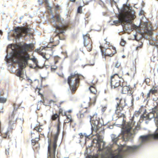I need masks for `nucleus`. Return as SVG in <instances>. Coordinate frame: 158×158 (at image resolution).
Masks as SVG:
<instances>
[{"mask_svg": "<svg viewBox=\"0 0 158 158\" xmlns=\"http://www.w3.org/2000/svg\"><path fill=\"white\" fill-rule=\"evenodd\" d=\"M17 110H15V108H14L12 114L10 115L9 118V125L10 127H11L15 124L17 121V118L14 117L15 113L14 112Z\"/></svg>", "mask_w": 158, "mask_h": 158, "instance_id": "nucleus-17", "label": "nucleus"}, {"mask_svg": "<svg viewBox=\"0 0 158 158\" xmlns=\"http://www.w3.org/2000/svg\"><path fill=\"white\" fill-rule=\"evenodd\" d=\"M116 100H119V99L118 98H116Z\"/></svg>", "mask_w": 158, "mask_h": 158, "instance_id": "nucleus-60", "label": "nucleus"}, {"mask_svg": "<svg viewBox=\"0 0 158 158\" xmlns=\"http://www.w3.org/2000/svg\"><path fill=\"white\" fill-rule=\"evenodd\" d=\"M9 151H10V148H7V149H6V155H9Z\"/></svg>", "mask_w": 158, "mask_h": 158, "instance_id": "nucleus-45", "label": "nucleus"}, {"mask_svg": "<svg viewBox=\"0 0 158 158\" xmlns=\"http://www.w3.org/2000/svg\"><path fill=\"white\" fill-rule=\"evenodd\" d=\"M118 20L113 22L116 25L123 22L130 23L131 22V19L133 20L135 18V16L132 14L130 11H127L121 13L118 16Z\"/></svg>", "mask_w": 158, "mask_h": 158, "instance_id": "nucleus-5", "label": "nucleus"}, {"mask_svg": "<svg viewBox=\"0 0 158 158\" xmlns=\"http://www.w3.org/2000/svg\"><path fill=\"white\" fill-rule=\"evenodd\" d=\"M58 114H59V115L60 114H61L62 116H66V112H63V110L62 109L60 108L59 109L58 112Z\"/></svg>", "mask_w": 158, "mask_h": 158, "instance_id": "nucleus-31", "label": "nucleus"}, {"mask_svg": "<svg viewBox=\"0 0 158 158\" xmlns=\"http://www.w3.org/2000/svg\"><path fill=\"white\" fill-rule=\"evenodd\" d=\"M84 103L82 105V107L81 108L80 110L79 111L78 113L77 114V116L78 118H83L86 115V114L89 113L87 109V107H85L84 106Z\"/></svg>", "mask_w": 158, "mask_h": 158, "instance_id": "nucleus-15", "label": "nucleus"}, {"mask_svg": "<svg viewBox=\"0 0 158 158\" xmlns=\"http://www.w3.org/2000/svg\"><path fill=\"white\" fill-rule=\"evenodd\" d=\"M117 105L124 107L126 105L125 99L122 98L120 99L119 102L117 103Z\"/></svg>", "mask_w": 158, "mask_h": 158, "instance_id": "nucleus-25", "label": "nucleus"}, {"mask_svg": "<svg viewBox=\"0 0 158 158\" xmlns=\"http://www.w3.org/2000/svg\"><path fill=\"white\" fill-rule=\"evenodd\" d=\"M101 52L102 55L105 56L112 57L116 53V48L113 46H110L106 49H103Z\"/></svg>", "mask_w": 158, "mask_h": 158, "instance_id": "nucleus-11", "label": "nucleus"}, {"mask_svg": "<svg viewBox=\"0 0 158 158\" xmlns=\"http://www.w3.org/2000/svg\"><path fill=\"white\" fill-rule=\"evenodd\" d=\"M122 87L121 92L122 94H126L128 93L129 91L131 90V88L129 86H127L126 85V82L123 81L120 86Z\"/></svg>", "mask_w": 158, "mask_h": 158, "instance_id": "nucleus-20", "label": "nucleus"}, {"mask_svg": "<svg viewBox=\"0 0 158 158\" xmlns=\"http://www.w3.org/2000/svg\"><path fill=\"white\" fill-rule=\"evenodd\" d=\"M126 44V42L123 39H122L120 43V44L122 46H125Z\"/></svg>", "mask_w": 158, "mask_h": 158, "instance_id": "nucleus-41", "label": "nucleus"}, {"mask_svg": "<svg viewBox=\"0 0 158 158\" xmlns=\"http://www.w3.org/2000/svg\"><path fill=\"white\" fill-rule=\"evenodd\" d=\"M136 73V68L133 67L130 69V70L127 73V75L129 76H134Z\"/></svg>", "mask_w": 158, "mask_h": 158, "instance_id": "nucleus-23", "label": "nucleus"}, {"mask_svg": "<svg viewBox=\"0 0 158 158\" xmlns=\"http://www.w3.org/2000/svg\"><path fill=\"white\" fill-rule=\"evenodd\" d=\"M124 107L117 105L116 106V109L115 111V114L118 115V118L123 117L125 115L124 114L121 113L122 111L123 110Z\"/></svg>", "mask_w": 158, "mask_h": 158, "instance_id": "nucleus-19", "label": "nucleus"}, {"mask_svg": "<svg viewBox=\"0 0 158 158\" xmlns=\"http://www.w3.org/2000/svg\"><path fill=\"white\" fill-rule=\"evenodd\" d=\"M55 8L56 10H58L60 9V6H59L57 5L55 6Z\"/></svg>", "mask_w": 158, "mask_h": 158, "instance_id": "nucleus-48", "label": "nucleus"}, {"mask_svg": "<svg viewBox=\"0 0 158 158\" xmlns=\"http://www.w3.org/2000/svg\"><path fill=\"white\" fill-rule=\"evenodd\" d=\"M64 158H69V157H64Z\"/></svg>", "mask_w": 158, "mask_h": 158, "instance_id": "nucleus-61", "label": "nucleus"}, {"mask_svg": "<svg viewBox=\"0 0 158 158\" xmlns=\"http://www.w3.org/2000/svg\"><path fill=\"white\" fill-rule=\"evenodd\" d=\"M71 2H75L76 1V0H69Z\"/></svg>", "mask_w": 158, "mask_h": 158, "instance_id": "nucleus-56", "label": "nucleus"}, {"mask_svg": "<svg viewBox=\"0 0 158 158\" xmlns=\"http://www.w3.org/2000/svg\"><path fill=\"white\" fill-rule=\"evenodd\" d=\"M60 121H57L56 123L57 131L56 134L52 135V132H49L48 133V158H55V152L57 147V142L60 131Z\"/></svg>", "mask_w": 158, "mask_h": 158, "instance_id": "nucleus-3", "label": "nucleus"}, {"mask_svg": "<svg viewBox=\"0 0 158 158\" xmlns=\"http://www.w3.org/2000/svg\"><path fill=\"white\" fill-rule=\"evenodd\" d=\"M110 83L111 89H115L120 87L121 85V81L118 73L111 77Z\"/></svg>", "mask_w": 158, "mask_h": 158, "instance_id": "nucleus-8", "label": "nucleus"}, {"mask_svg": "<svg viewBox=\"0 0 158 158\" xmlns=\"http://www.w3.org/2000/svg\"><path fill=\"white\" fill-rule=\"evenodd\" d=\"M7 101L6 98L4 97H0V103H5Z\"/></svg>", "mask_w": 158, "mask_h": 158, "instance_id": "nucleus-34", "label": "nucleus"}, {"mask_svg": "<svg viewBox=\"0 0 158 158\" xmlns=\"http://www.w3.org/2000/svg\"><path fill=\"white\" fill-rule=\"evenodd\" d=\"M90 116L92 130L94 129L98 130L102 126L101 124L99 122V120L98 119H96V116H94L93 117H91V116Z\"/></svg>", "mask_w": 158, "mask_h": 158, "instance_id": "nucleus-13", "label": "nucleus"}, {"mask_svg": "<svg viewBox=\"0 0 158 158\" xmlns=\"http://www.w3.org/2000/svg\"><path fill=\"white\" fill-rule=\"evenodd\" d=\"M57 74L59 75V76L61 77H64V74L63 73H60V74L57 73Z\"/></svg>", "mask_w": 158, "mask_h": 158, "instance_id": "nucleus-49", "label": "nucleus"}, {"mask_svg": "<svg viewBox=\"0 0 158 158\" xmlns=\"http://www.w3.org/2000/svg\"><path fill=\"white\" fill-rule=\"evenodd\" d=\"M111 137L112 142L115 143H116L119 139L118 137L113 134L111 135Z\"/></svg>", "mask_w": 158, "mask_h": 158, "instance_id": "nucleus-28", "label": "nucleus"}, {"mask_svg": "<svg viewBox=\"0 0 158 158\" xmlns=\"http://www.w3.org/2000/svg\"><path fill=\"white\" fill-rule=\"evenodd\" d=\"M110 46H111L110 45V43L109 42L107 41L106 39H105L103 43L101 44L100 46V48L101 49V51H102V49H106L109 48Z\"/></svg>", "mask_w": 158, "mask_h": 158, "instance_id": "nucleus-21", "label": "nucleus"}, {"mask_svg": "<svg viewBox=\"0 0 158 158\" xmlns=\"http://www.w3.org/2000/svg\"><path fill=\"white\" fill-rule=\"evenodd\" d=\"M49 102L50 103L52 102H55L53 100H51Z\"/></svg>", "mask_w": 158, "mask_h": 158, "instance_id": "nucleus-54", "label": "nucleus"}, {"mask_svg": "<svg viewBox=\"0 0 158 158\" xmlns=\"http://www.w3.org/2000/svg\"><path fill=\"white\" fill-rule=\"evenodd\" d=\"M140 129V126L139 125H137L136 126L133 130V133L135 134L137 131Z\"/></svg>", "mask_w": 158, "mask_h": 158, "instance_id": "nucleus-35", "label": "nucleus"}, {"mask_svg": "<svg viewBox=\"0 0 158 158\" xmlns=\"http://www.w3.org/2000/svg\"><path fill=\"white\" fill-rule=\"evenodd\" d=\"M151 94L150 93V92L149 91L148 93L147 94V98H149L150 97V94Z\"/></svg>", "mask_w": 158, "mask_h": 158, "instance_id": "nucleus-51", "label": "nucleus"}, {"mask_svg": "<svg viewBox=\"0 0 158 158\" xmlns=\"http://www.w3.org/2000/svg\"><path fill=\"white\" fill-rule=\"evenodd\" d=\"M32 44H25L21 46L19 50L14 53L11 58V60L14 62L19 64L20 68L23 69L28 65V61L31 60L35 64L34 68L38 67V61L35 58H31L27 51H30L33 47Z\"/></svg>", "mask_w": 158, "mask_h": 158, "instance_id": "nucleus-2", "label": "nucleus"}, {"mask_svg": "<svg viewBox=\"0 0 158 158\" xmlns=\"http://www.w3.org/2000/svg\"><path fill=\"white\" fill-rule=\"evenodd\" d=\"M32 83V82L31 80L30 79H27L25 81V82L24 83V85L26 88H27V86L31 85Z\"/></svg>", "mask_w": 158, "mask_h": 158, "instance_id": "nucleus-27", "label": "nucleus"}, {"mask_svg": "<svg viewBox=\"0 0 158 158\" xmlns=\"http://www.w3.org/2000/svg\"><path fill=\"white\" fill-rule=\"evenodd\" d=\"M83 38L84 46L88 51H90L92 48V42L89 37V35L87 34L83 36Z\"/></svg>", "mask_w": 158, "mask_h": 158, "instance_id": "nucleus-12", "label": "nucleus"}, {"mask_svg": "<svg viewBox=\"0 0 158 158\" xmlns=\"http://www.w3.org/2000/svg\"><path fill=\"white\" fill-rule=\"evenodd\" d=\"M81 75L77 73H72L67 80V83L72 94H74L80 84V77Z\"/></svg>", "mask_w": 158, "mask_h": 158, "instance_id": "nucleus-4", "label": "nucleus"}, {"mask_svg": "<svg viewBox=\"0 0 158 158\" xmlns=\"http://www.w3.org/2000/svg\"><path fill=\"white\" fill-rule=\"evenodd\" d=\"M51 120L52 121H55L56 120H57V121L60 120L59 114L57 113L53 114L51 116Z\"/></svg>", "mask_w": 158, "mask_h": 158, "instance_id": "nucleus-24", "label": "nucleus"}, {"mask_svg": "<svg viewBox=\"0 0 158 158\" xmlns=\"http://www.w3.org/2000/svg\"><path fill=\"white\" fill-rule=\"evenodd\" d=\"M144 32L146 34L150 35H152V25L150 23H144Z\"/></svg>", "mask_w": 158, "mask_h": 158, "instance_id": "nucleus-18", "label": "nucleus"}, {"mask_svg": "<svg viewBox=\"0 0 158 158\" xmlns=\"http://www.w3.org/2000/svg\"><path fill=\"white\" fill-rule=\"evenodd\" d=\"M98 139H94L96 141V146L98 148V151H102L103 153L101 155V158H123L126 153L133 152L137 150L139 148V146L134 145L132 146H126L122 145L114 151L112 150L109 147H105V143L102 139H100V136L97 134Z\"/></svg>", "mask_w": 158, "mask_h": 158, "instance_id": "nucleus-1", "label": "nucleus"}, {"mask_svg": "<svg viewBox=\"0 0 158 158\" xmlns=\"http://www.w3.org/2000/svg\"><path fill=\"white\" fill-rule=\"evenodd\" d=\"M54 63L55 64H56L58 62V61L60 59V58L57 56H56L54 57Z\"/></svg>", "mask_w": 158, "mask_h": 158, "instance_id": "nucleus-32", "label": "nucleus"}, {"mask_svg": "<svg viewBox=\"0 0 158 158\" xmlns=\"http://www.w3.org/2000/svg\"><path fill=\"white\" fill-rule=\"evenodd\" d=\"M40 102H42L43 103H44V100H43V101H42V100H40Z\"/></svg>", "mask_w": 158, "mask_h": 158, "instance_id": "nucleus-57", "label": "nucleus"}, {"mask_svg": "<svg viewBox=\"0 0 158 158\" xmlns=\"http://www.w3.org/2000/svg\"><path fill=\"white\" fill-rule=\"evenodd\" d=\"M131 27H132V28L134 29L136 27V26L134 25H132L131 26Z\"/></svg>", "mask_w": 158, "mask_h": 158, "instance_id": "nucleus-53", "label": "nucleus"}, {"mask_svg": "<svg viewBox=\"0 0 158 158\" xmlns=\"http://www.w3.org/2000/svg\"><path fill=\"white\" fill-rule=\"evenodd\" d=\"M21 69H19L18 71L16 73V76L18 77H21V76L22 74V69H22L20 68Z\"/></svg>", "mask_w": 158, "mask_h": 158, "instance_id": "nucleus-33", "label": "nucleus"}, {"mask_svg": "<svg viewBox=\"0 0 158 158\" xmlns=\"http://www.w3.org/2000/svg\"><path fill=\"white\" fill-rule=\"evenodd\" d=\"M37 89L38 90V93H39V94L41 96V97L42 98L43 97V95L42 94H40V89L37 88L35 89V91H36L37 90Z\"/></svg>", "mask_w": 158, "mask_h": 158, "instance_id": "nucleus-44", "label": "nucleus"}, {"mask_svg": "<svg viewBox=\"0 0 158 158\" xmlns=\"http://www.w3.org/2000/svg\"><path fill=\"white\" fill-rule=\"evenodd\" d=\"M77 12L78 13L81 14L82 13V6H79L78 7L77 10Z\"/></svg>", "mask_w": 158, "mask_h": 158, "instance_id": "nucleus-40", "label": "nucleus"}, {"mask_svg": "<svg viewBox=\"0 0 158 158\" xmlns=\"http://www.w3.org/2000/svg\"><path fill=\"white\" fill-rule=\"evenodd\" d=\"M9 131H7L5 133L2 134V137L5 139H9L10 137L9 135Z\"/></svg>", "mask_w": 158, "mask_h": 158, "instance_id": "nucleus-29", "label": "nucleus"}, {"mask_svg": "<svg viewBox=\"0 0 158 158\" xmlns=\"http://www.w3.org/2000/svg\"><path fill=\"white\" fill-rule=\"evenodd\" d=\"M37 109L38 110H40V107H38V106H37Z\"/></svg>", "mask_w": 158, "mask_h": 158, "instance_id": "nucleus-58", "label": "nucleus"}, {"mask_svg": "<svg viewBox=\"0 0 158 158\" xmlns=\"http://www.w3.org/2000/svg\"><path fill=\"white\" fill-rule=\"evenodd\" d=\"M114 65L115 67L118 68L120 66V63L119 62L117 61L114 63Z\"/></svg>", "mask_w": 158, "mask_h": 158, "instance_id": "nucleus-38", "label": "nucleus"}, {"mask_svg": "<svg viewBox=\"0 0 158 158\" xmlns=\"http://www.w3.org/2000/svg\"><path fill=\"white\" fill-rule=\"evenodd\" d=\"M37 52L46 60H48L50 57V55L46 52L44 48H43L42 49L40 48L39 49L37 50Z\"/></svg>", "mask_w": 158, "mask_h": 158, "instance_id": "nucleus-16", "label": "nucleus"}, {"mask_svg": "<svg viewBox=\"0 0 158 158\" xmlns=\"http://www.w3.org/2000/svg\"><path fill=\"white\" fill-rule=\"evenodd\" d=\"M135 122L132 119H131L129 122L123 125L121 132L122 137L124 139L127 138L128 135L130 133L132 129L135 125Z\"/></svg>", "mask_w": 158, "mask_h": 158, "instance_id": "nucleus-7", "label": "nucleus"}, {"mask_svg": "<svg viewBox=\"0 0 158 158\" xmlns=\"http://www.w3.org/2000/svg\"><path fill=\"white\" fill-rule=\"evenodd\" d=\"M15 31L17 33L16 37L19 38L25 36L30 31V29L27 27H15Z\"/></svg>", "mask_w": 158, "mask_h": 158, "instance_id": "nucleus-9", "label": "nucleus"}, {"mask_svg": "<svg viewBox=\"0 0 158 158\" xmlns=\"http://www.w3.org/2000/svg\"><path fill=\"white\" fill-rule=\"evenodd\" d=\"M142 44L140 46H138L136 47V50H138L139 48H141L142 47Z\"/></svg>", "mask_w": 158, "mask_h": 158, "instance_id": "nucleus-52", "label": "nucleus"}, {"mask_svg": "<svg viewBox=\"0 0 158 158\" xmlns=\"http://www.w3.org/2000/svg\"><path fill=\"white\" fill-rule=\"evenodd\" d=\"M84 135H85V140H86L87 139H89V135H86L85 134H84Z\"/></svg>", "mask_w": 158, "mask_h": 158, "instance_id": "nucleus-50", "label": "nucleus"}, {"mask_svg": "<svg viewBox=\"0 0 158 158\" xmlns=\"http://www.w3.org/2000/svg\"><path fill=\"white\" fill-rule=\"evenodd\" d=\"M144 82L146 83V84L148 85L150 82V79L149 78H147L145 79L144 80Z\"/></svg>", "mask_w": 158, "mask_h": 158, "instance_id": "nucleus-43", "label": "nucleus"}, {"mask_svg": "<svg viewBox=\"0 0 158 158\" xmlns=\"http://www.w3.org/2000/svg\"><path fill=\"white\" fill-rule=\"evenodd\" d=\"M106 107L105 106L102 107V112H104L106 110Z\"/></svg>", "mask_w": 158, "mask_h": 158, "instance_id": "nucleus-46", "label": "nucleus"}, {"mask_svg": "<svg viewBox=\"0 0 158 158\" xmlns=\"http://www.w3.org/2000/svg\"><path fill=\"white\" fill-rule=\"evenodd\" d=\"M149 91L150 93L152 94H157L158 93V89L156 87H153Z\"/></svg>", "mask_w": 158, "mask_h": 158, "instance_id": "nucleus-30", "label": "nucleus"}, {"mask_svg": "<svg viewBox=\"0 0 158 158\" xmlns=\"http://www.w3.org/2000/svg\"><path fill=\"white\" fill-rule=\"evenodd\" d=\"M39 138H36L35 139H32L31 140L32 143L33 145H34L35 143L39 141Z\"/></svg>", "mask_w": 158, "mask_h": 158, "instance_id": "nucleus-36", "label": "nucleus"}, {"mask_svg": "<svg viewBox=\"0 0 158 158\" xmlns=\"http://www.w3.org/2000/svg\"><path fill=\"white\" fill-rule=\"evenodd\" d=\"M51 19L53 21H51V23L56 22L59 23L61 22L60 16L59 14H56L55 16H53L51 18Z\"/></svg>", "mask_w": 158, "mask_h": 158, "instance_id": "nucleus-22", "label": "nucleus"}, {"mask_svg": "<svg viewBox=\"0 0 158 158\" xmlns=\"http://www.w3.org/2000/svg\"><path fill=\"white\" fill-rule=\"evenodd\" d=\"M34 129L36 130L37 131L40 132H41L42 131V129L39 126L35 127L34 128Z\"/></svg>", "mask_w": 158, "mask_h": 158, "instance_id": "nucleus-37", "label": "nucleus"}, {"mask_svg": "<svg viewBox=\"0 0 158 158\" xmlns=\"http://www.w3.org/2000/svg\"><path fill=\"white\" fill-rule=\"evenodd\" d=\"M142 94H143V95H144V94L143 93H142Z\"/></svg>", "mask_w": 158, "mask_h": 158, "instance_id": "nucleus-62", "label": "nucleus"}, {"mask_svg": "<svg viewBox=\"0 0 158 158\" xmlns=\"http://www.w3.org/2000/svg\"><path fill=\"white\" fill-rule=\"evenodd\" d=\"M54 27L56 28L55 32L56 34L53 38V41L52 42L55 43L57 45L59 43V41L58 39L56 40L55 39L57 38V39L60 40L65 39V37L63 33H64V31L65 30V27L64 26H60L56 25L54 26Z\"/></svg>", "mask_w": 158, "mask_h": 158, "instance_id": "nucleus-6", "label": "nucleus"}, {"mask_svg": "<svg viewBox=\"0 0 158 158\" xmlns=\"http://www.w3.org/2000/svg\"><path fill=\"white\" fill-rule=\"evenodd\" d=\"M151 138L155 139H158V129H157L154 134H149L147 135H143L140 137V138L142 142L147 141Z\"/></svg>", "mask_w": 158, "mask_h": 158, "instance_id": "nucleus-14", "label": "nucleus"}, {"mask_svg": "<svg viewBox=\"0 0 158 158\" xmlns=\"http://www.w3.org/2000/svg\"><path fill=\"white\" fill-rule=\"evenodd\" d=\"M68 112L69 113H70L71 112V110H69L68 111Z\"/></svg>", "mask_w": 158, "mask_h": 158, "instance_id": "nucleus-59", "label": "nucleus"}, {"mask_svg": "<svg viewBox=\"0 0 158 158\" xmlns=\"http://www.w3.org/2000/svg\"><path fill=\"white\" fill-rule=\"evenodd\" d=\"M57 67L55 65H52L51 66V71L52 72H54L57 69Z\"/></svg>", "mask_w": 158, "mask_h": 158, "instance_id": "nucleus-39", "label": "nucleus"}, {"mask_svg": "<svg viewBox=\"0 0 158 158\" xmlns=\"http://www.w3.org/2000/svg\"><path fill=\"white\" fill-rule=\"evenodd\" d=\"M66 120H65V122L64 123V124L65 123H70L71 124L73 122V120L72 118V117L71 115L69 114L67 115L66 114Z\"/></svg>", "mask_w": 158, "mask_h": 158, "instance_id": "nucleus-26", "label": "nucleus"}, {"mask_svg": "<svg viewBox=\"0 0 158 158\" xmlns=\"http://www.w3.org/2000/svg\"><path fill=\"white\" fill-rule=\"evenodd\" d=\"M15 104H14V105H13L14 106H15Z\"/></svg>", "mask_w": 158, "mask_h": 158, "instance_id": "nucleus-63", "label": "nucleus"}, {"mask_svg": "<svg viewBox=\"0 0 158 158\" xmlns=\"http://www.w3.org/2000/svg\"><path fill=\"white\" fill-rule=\"evenodd\" d=\"M79 135L80 136V138L81 139H82L84 137V135H83V134L82 133H80L79 134Z\"/></svg>", "mask_w": 158, "mask_h": 158, "instance_id": "nucleus-47", "label": "nucleus"}, {"mask_svg": "<svg viewBox=\"0 0 158 158\" xmlns=\"http://www.w3.org/2000/svg\"><path fill=\"white\" fill-rule=\"evenodd\" d=\"M30 67L32 68V67L31 66H30Z\"/></svg>", "mask_w": 158, "mask_h": 158, "instance_id": "nucleus-64", "label": "nucleus"}, {"mask_svg": "<svg viewBox=\"0 0 158 158\" xmlns=\"http://www.w3.org/2000/svg\"><path fill=\"white\" fill-rule=\"evenodd\" d=\"M2 34H3V32H2V31L1 30H0V34L2 35Z\"/></svg>", "mask_w": 158, "mask_h": 158, "instance_id": "nucleus-55", "label": "nucleus"}, {"mask_svg": "<svg viewBox=\"0 0 158 158\" xmlns=\"http://www.w3.org/2000/svg\"><path fill=\"white\" fill-rule=\"evenodd\" d=\"M98 155L96 154L93 156L89 155L87 156V158H98Z\"/></svg>", "mask_w": 158, "mask_h": 158, "instance_id": "nucleus-42", "label": "nucleus"}, {"mask_svg": "<svg viewBox=\"0 0 158 158\" xmlns=\"http://www.w3.org/2000/svg\"><path fill=\"white\" fill-rule=\"evenodd\" d=\"M89 89L91 93L94 94V96L93 98H90V101L89 103V107H90L94 106L98 94L95 85L90 86Z\"/></svg>", "mask_w": 158, "mask_h": 158, "instance_id": "nucleus-10", "label": "nucleus"}]
</instances>
